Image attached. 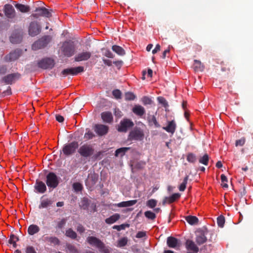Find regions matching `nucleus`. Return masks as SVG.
Segmentation results:
<instances>
[{
    "label": "nucleus",
    "instance_id": "f257e3e1",
    "mask_svg": "<svg viewBox=\"0 0 253 253\" xmlns=\"http://www.w3.org/2000/svg\"><path fill=\"white\" fill-rule=\"evenodd\" d=\"M61 50L64 56L67 57L72 56L76 52L74 42L71 41L64 42L61 47Z\"/></svg>",
    "mask_w": 253,
    "mask_h": 253
},
{
    "label": "nucleus",
    "instance_id": "f03ea898",
    "mask_svg": "<svg viewBox=\"0 0 253 253\" xmlns=\"http://www.w3.org/2000/svg\"><path fill=\"white\" fill-rule=\"evenodd\" d=\"M78 152L82 157L88 158L94 153L93 145L90 144H84L78 150Z\"/></svg>",
    "mask_w": 253,
    "mask_h": 253
},
{
    "label": "nucleus",
    "instance_id": "7ed1b4c3",
    "mask_svg": "<svg viewBox=\"0 0 253 253\" xmlns=\"http://www.w3.org/2000/svg\"><path fill=\"white\" fill-rule=\"evenodd\" d=\"M51 40V37L50 36H44L36 41L32 44V49L34 50H39L44 48Z\"/></svg>",
    "mask_w": 253,
    "mask_h": 253
},
{
    "label": "nucleus",
    "instance_id": "20e7f679",
    "mask_svg": "<svg viewBox=\"0 0 253 253\" xmlns=\"http://www.w3.org/2000/svg\"><path fill=\"white\" fill-rule=\"evenodd\" d=\"M144 137L143 130L140 127H135L129 132L128 140L130 141H141L143 139Z\"/></svg>",
    "mask_w": 253,
    "mask_h": 253
},
{
    "label": "nucleus",
    "instance_id": "39448f33",
    "mask_svg": "<svg viewBox=\"0 0 253 253\" xmlns=\"http://www.w3.org/2000/svg\"><path fill=\"white\" fill-rule=\"evenodd\" d=\"M52 9H47L44 7H39L36 8L35 13H33L31 16L35 18H38L40 17L50 18L52 16L51 12Z\"/></svg>",
    "mask_w": 253,
    "mask_h": 253
},
{
    "label": "nucleus",
    "instance_id": "423d86ee",
    "mask_svg": "<svg viewBox=\"0 0 253 253\" xmlns=\"http://www.w3.org/2000/svg\"><path fill=\"white\" fill-rule=\"evenodd\" d=\"M46 183L49 188L54 189L57 187L59 183V181L55 173L50 172L47 174L46 176Z\"/></svg>",
    "mask_w": 253,
    "mask_h": 253
},
{
    "label": "nucleus",
    "instance_id": "0eeeda50",
    "mask_svg": "<svg viewBox=\"0 0 253 253\" xmlns=\"http://www.w3.org/2000/svg\"><path fill=\"white\" fill-rule=\"evenodd\" d=\"M79 147L77 141H74L71 143L65 144L62 148L63 154L66 156H70L74 154Z\"/></svg>",
    "mask_w": 253,
    "mask_h": 253
},
{
    "label": "nucleus",
    "instance_id": "6e6552de",
    "mask_svg": "<svg viewBox=\"0 0 253 253\" xmlns=\"http://www.w3.org/2000/svg\"><path fill=\"white\" fill-rule=\"evenodd\" d=\"M55 65L54 60L49 57L42 59L38 62V66L42 69H51Z\"/></svg>",
    "mask_w": 253,
    "mask_h": 253
},
{
    "label": "nucleus",
    "instance_id": "1a4fd4ad",
    "mask_svg": "<svg viewBox=\"0 0 253 253\" xmlns=\"http://www.w3.org/2000/svg\"><path fill=\"white\" fill-rule=\"evenodd\" d=\"M208 231L206 228L197 230L196 232V242L199 245L204 244L207 240L206 235Z\"/></svg>",
    "mask_w": 253,
    "mask_h": 253
},
{
    "label": "nucleus",
    "instance_id": "9d476101",
    "mask_svg": "<svg viewBox=\"0 0 253 253\" xmlns=\"http://www.w3.org/2000/svg\"><path fill=\"white\" fill-rule=\"evenodd\" d=\"M41 32V27L37 21H33L30 23L28 27V34L31 37H35L39 35Z\"/></svg>",
    "mask_w": 253,
    "mask_h": 253
},
{
    "label": "nucleus",
    "instance_id": "9b49d317",
    "mask_svg": "<svg viewBox=\"0 0 253 253\" xmlns=\"http://www.w3.org/2000/svg\"><path fill=\"white\" fill-rule=\"evenodd\" d=\"M133 126L134 123L131 120L128 119H124L120 122L117 130L119 132H126Z\"/></svg>",
    "mask_w": 253,
    "mask_h": 253
},
{
    "label": "nucleus",
    "instance_id": "f8f14e48",
    "mask_svg": "<svg viewBox=\"0 0 253 253\" xmlns=\"http://www.w3.org/2000/svg\"><path fill=\"white\" fill-rule=\"evenodd\" d=\"M84 71V68L83 66H78L74 68H69L64 69L61 73V74L66 77L68 75L72 76L77 75L80 73L83 72Z\"/></svg>",
    "mask_w": 253,
    "mask_h": 253
},
{
    "label": "nucleus",
    "instance_id": "ddd939ff",
    "mask_svg": "<svg viewBox=\"0 0 253 253\" xmlns=\"http://www.w3.org/2000/svg\"><path fill=\"white\" fill-rule=\"evenodd\" d=\"M21 75L18 73L8 74L2 78V81L7 84H11L20 78Z\"/></svg>",
    "mask_w": 253,
    "mask_h": 253
},
{
    "label": "nucleus",
    "instance_id": "4468645a",
    "mask_svg": "<svg viewBox=\"0 0 253 253\" xmlns=\"http://www.w3.org/2000/svg\"><path fill=\"white\" fill-rule=\"evenodd\" d=\"M5 15L9 19H13L16 16L15 10L13 6L10 4H6L3 9Z\"/></svg>",
    "mask_w": 253,
    "mask_h": 253
},
{
    "label": "nucleus",
    "instance_id": "2eb2a0df",
    "mask_svg": "<svg viewBox=\"0 0 253 253\" xmlns=\"http://www.w3.org/2000/svg\"><path fill=\"white\" fill-rule=\"evenodd\" d=\"M91 56V53L89 51H83L77 54L75 58V61L76 62H81L86 61L89 59Z\"/></svg>",
    "mask_w": 253,
    "mask_h": 253
},
{
    "label": "nucleus",
    "instance_id": "dca6fc26",
    "mask_svg": "<svg viewBox=\"0 0 253 253\" xmlns=\"http://www.w3.org/2000/svg\"><path fill=\"white\" fill-rule=\"evenodd\" d=\"M109 130V127L106 125L102 124L95 125L94 127V131L100 136L105 135L107 133Z\"/></svg>",
    "mask_w": 253,
    "mask_h": 253
},
{
    "label": "nucleus",
    "instance_id": "f3484780",
    "mask_svg": "<svg viewBox=\"0 0 253 253\" xmlns=\"http://www.w3.org/2000/svg\"><path fill=\"white\" fill-rule=\"evenodd\" d=\"M21 54L20 50L17 49L11 52L9 54L5 57V60L8 62H11L16 60L18 58Z\"/></svg>",
    "mask_w": 253,
    "mask_h": 253
},
{
    "label": "nucleus",
    "instance_id": "a211bd4d",
    "mask_svg": "<svg viewBox=\"0 0 253 253\" xmlns=\"http://www.w3.org/2000/svg\"><path fill=\"white\" fill-rule=\"evenodd\" d=\"M86 240L90 245L94 246L98 249L99 247H101V246H103V242L95 237L89 236L87 238Z\"/></svg>",
    "mask_w": 253,
    "mask_h": 253
},
{
    "label": "nucleus",
    "instance_id": "6ab92c4d",
    "mask_svg": "<svg viewBox=\"0 0 253 253\" xmlns=\"http://www.w3.org/2000/svg\"><path fill=\"white\" fill-rule=\"evenodd\" d=\"M167 243L169 247L171 248H176L180 247L179 241L173 237H169L167 238Z\"/></svg>",
    "mask_w": 253,
    "mask_h": 253
},
{
    "label": "nucleus",
    "instance_id": "aec40b11",
    "mask_svg": "<svg viewBox=\"0 0 253 253\" xmlns=\"http://www.w3.org/2000/svg\"><path fill=\"white\" fill-rule=\"evenodd\" d=\"M43 196L41 198L40 204L39 205V209H46L52 206L53 201L49 198L42 199Z\"/></svg>",
    "mask_w": 253,
    "mask_h": 253
},
{
    "label": "nucleus",
    "instance_id": "412c9836",
    "mask_svg": "<svg viewBox=\"0 0 253 253\" xmlns=\"http://www.w3.org/2000/svg\"><path fill=\"white\" fill-rule=\"evenodd\" d=\"M35 189L40 193H44L46 191V186L42 181L37 180L35 185Z\"/></svg>",
    "mask_w": 253,
    "mask_h": 253
},
{
    "label": "nucleus",
    "instance_id": "4be33fe9",
    "mask_svg": "<svg viewBox=\"0 0 253 253\" xmlns=\"http://www.w3.org/2000/svg\"><path fill=\"white\" fill-rule=\"evenodd\" d=\"M176 125L174 120L168 122V126L163 127V129L173 134L176 129Z\"/></svg>",
    "mask_w": 253,
    "mask_h": 253
},
{
    "label": "nucleus",
    "instance_id": "5701e85b",
    "mask_svg": "<svg viewBox=\"0 0 253 253\" xmlns=\"http://www.w3.org/2000/svg\"><path fill=\"white\" fill-rule=\"evenodd\" d=\"M180 197V194L179 193H174L169 197H166L163 201V205H165L167 203L171 204L178 199Z\"/></svg>",
    "mask_w": 253,
    "mask_h": 253
},
{
    "label": "nucleus",
    "instance_id": "b1692460",
    "mask_svg": "<svg viewBox=\"0 0 253 253\" xmlns=\"http://www.w3.org/2000/svg\"><path fill=\"white\" fill-rule=\"evenodd\" d=\"M132 112L136 115L141 117L145 114V110L140 105H135L132 109Z\"/></svg>",
    "mask_w": 253,
    "mask_h": 253
},
{
    "label": "nucleus",
    "instance_id": "393cba45",
    "mask_svg": "<svg viewBox=\"0 0 253 253\" xmlns=\"http://www.w3.org/2000/svg\"><path fill=\"white\" fill-rule=\"evenodd\" d=\"M186 247L188 250L192 251L194 253H197L199 252V248L192 240H188L186 241Z\"/></svg>",
    "mask_w": 253,
    "mask_h": 253
},
{
    "label": "nucleus",
    "instance_id": "a878e982",
    "mask_svg": "<svg viewBox=\"0 0 253 253\" xmlns=\"http://www.w3.org/2000/svg\"><path fill=\"white\" fill-rule=\"evenodd\" d=\"M103 121L107 123H111L113 120V117L110 112H104L101 114Z\"/></svg>",
    "mask_w": 253,
    "mask_h": 253
},
{
    "label": "nucleus",
    "instance_id": "bb28decb",
    "mask_svg": "<svg viewBox=\"0 0 253 253\" xmlns=\"http://www.w3.org/2000/svg\"><path fill=\"white\" fill-rule=\"evenodd\" d=\"M120 218L119 213H115L108 218L105 219V221L108 224H112L115 223Z\"/></svg>",
    "mask_w": 253,
    "mask_h": 253
},
{
    "label": "nucleus",
    "instance_id": "cd10ccee",
    "mask_svg": "<svg viewBox=\"0 0 253 253\" xmlns=\"http://www.w3.org/2000/svg\"><path fill=\"white\" fill-rule=\"evenodd\" d=\"M40 230V228L37 225L31 224L28 227L27 232L30 235H34L38 233Z\"/></svg>",
    "mask_w": 253,
    "mask_h": 253
},
{
    "label": "nucleus",
    "instance_id": "c85d7f7f",
    "mask_svg": "<svg viewBox=\"0 0 253 253\" xmlns=\"http://www.w3.org/2000/svg\"><path fill=\"white\" fill-rule=\"evenodd\" d=\"M43 240L44 242H48L54 245H59L60 243L59 240L56 237L52 236H43Z\"/></svg>",
    "mask_w": 253,
    "mask_h": 253
},
{
    "label": "nucleus",
    "instance_id": "c756f323",
    "mask_svg": "<svg viewBox=\"0 0 253 253\" xmlns=\"http://www.w3.org/2000/svg\"><path fill=\"white\" fill-rule=\"evenodd\" d=\"M15 7L20 12L23 13L28 12L30 10V6L21 3H17Z\"/></svg>",
    "mask_w": 253,
    "mask_h": 253
},
{
    "label": "nucleus",
    "instance_id": "7c9ffc66",
    "mask_svg": "<svg viewBox=\"0 0 253 253\" xmlns=\"http://www.w3.org/2000/svg\"><path fill=\"white\" fill-rule=\"evenodd\" d=\"M112 49L119 55L123 56L126 53L125 50L121 46L117 45H114L112 47Z\"/></svg>",
    "mask_w": 253,
    "mask_h": 253
},
{
    "label": "nucleus",
    "instance_id": "2f4dec72",
    "mask_svg": "<svg viewBox=\"0 0 253 253\" xmlns=\"http://www.w3.org/2000/svg\"><path fill=\"white\" fill-rule=\"evenodd\" d=\"M185 219L191 225H194L198 222V218L195 216H187L185 217Z\"/></svg>",
    "mask_w": 253,
    "mask_h": 253
},
{
    "label": "nucleus",
    "instance_id": "473e14b6",
    "mask_svg": "<svg viewBox=\"0 0 253 253\" xmlns=\"http://www.w3.org/2000/svg\"><path fill=\"white\" fill-rule=\"evenodd\" d=\"M89 206V201L86 198H83L81 201L80 207L81 209L86 210Z\"/></svg>",
    "mask_w": 253,
    "mask_h": 253
},
{
    "label": "nucleus",
    "instance_id": "72a5a7b5",
    "mask_svg": "<svg viewBox=\"0 0 253 253\" xmlns=\"http://www.w3.org/2000/svg\"><path fill=\"white\" fill-rule=\"evenodd\" d=\"M130 149V147H122L118 149L115 151V156L117 157L121 154V156H123L125 155V153Z\"/></svg>",
    "mask_w": 253,
    "mask_h": 253
},
{
    "label": "nucleus",
    "instance_id": "f704fd0d",
    "mask_svg": "<svg viewBox=\"0 0 253 253\" xmlns=\"http://www.w3.org/2000/svg\"><path fill=\"white\" fill-rule=\"evenodd\" d=\"M65 235L72 239H75L77 236L76 233L71 228L66 231Z\"/></svg>",
    "mask_w": 253,
    "mask_h": 253
},
{
    "label": "nucleus",
    "instance_id": "c9c22d12",
    "mask_svg": "<svg viewBox=\"0 0 253 253\" xmlns=\"http://www.w3.org/2000/svg\"><path fill=\"white\" fill-rule=\"evenodd\" d=\"M209 160V157L207 154H205L203 156L200 157L199 162L204 165L207 166Z\"/></svg>",
    "mask_w": 253,
    "mask_h": 253
},
{
    "label": "nucleus",
    "instance_id": "e433bc0d",
    "mask_svg": "<svg viewBox=\"0 0 253 253\" xmlns=\"http://www.w3.org/2000/svg\"><path fill=\"white\" fill-rule=\"evenodd\" d=\"M193 66L195 71H202L203 70V66L202 65L201 62L199 60H194Z\"/></svg>",
    "mask_w": 253,
    "mask_h": 253
},
{
    "label": "nucleus",
    "instance_id": "4c0bfd02",
    "mask_svg": "<svg viewBox=\"0 0 253 253\" xmlns=\"http://www.w3.org/2000/svg\"><path fill=\"white\" fill-rule=\"evenodd\" d=\"M189 178L188 175H186L182 183L179 186V190L180 191H184L186 187V184L187 183V181Z\"/></svg>",
    "mask_w": 253,
    "mask_h": 253
},
{
    "label": "nucleus",
    "instance_id": "58836bf2",
    "mask_svg": "<svg viewBox=\"0 0 253 253\" xmlns=\"http://www.w3.org/2000/svg\"><path fill=\"white\" fill-rule=\"evenodd\" d=\"M187 160L189 163H194L197 161L196 156L192 153H188L187 156Z\"/></svg>",
    "mask_w": 253,
    "mask_h": 253
},
{
    "label": "nucleus",
    "instance_id": "ea45409f",
    "mask_svg": "<svg viewBox=\"0 0 253 253\" xmlns=\"http://www.w3.org/2000/svg\"><path fill=\"white\" fill-rule=\"evenodd\" d=\"M125 99L126 100L130 101L133 100L136 98L135 95L131 92H127L125 93Z\"/></svg>",
    "mask_w": 253,
    "mask_h": 253
},
{
    "label": "nucleus",
    "instance_id": "a19ab883",
    "mask_svg": "<svg viewBox=\"0 0 253 253\" xmlns=\"http://www.w3.org/2000/svg\"><path fill=\"white\" fill-rule=\"evenodd\" d=\"M129 224H122L120 225H114L112 227L113 229H116L118 231H121V230H125L126 227H129Z\"/></svg>",
    "mask_w": 253,
    "mask_h": 253
},
{
    "label": "nucleus",
    "instance_id": "79ce46f5",
    "mask_svg": "<svg viewBox=\"0 0 253 253\" xmlns=\"http://www.w3.org/2000/svg\"><path fill=\"white\" fill-rule=\"evenodd\" d=\"M73 188L75 191L79 192L82 190L83 187L81 183L79 182H76L73 184Z\"/></svg>",
    "mask_w": 253,
    "mask_h": 253
},
{
    "label": "nucleus",
    "instance_id": "37998d69",
    "mask_svg": "<svg viewBox=\"0 0 253 253\" xmlns=\"http://www.w3.org/2000/svg\"><path fill=\"white\" fill-rule=\"evenodd\" d=\"M217 223L219 227H223L225 223V218L222 215H220L217 218Z\"/></svg>",
    "mask_w": 253,
    "mask_h": 253
},
{
    "label": "nucleus",
    "instance_id": "c03bdc74",
    "mask_svg": "<svg viewBox=\"0 0 253 253\" xmlns=\"http://www.w3.org/2000/svg\"><path fill=\"white\" fill-rule=\"evenodd\" d=\"M157 203V202L156 200L150 199L147 202L146 205L150 208H153L156 206Z\"/></svg>",
    "mask_w": 253,
    "mask_h": 253
},
{
    "label": "nucleus",
    "instance_id": "a18cd8bd",
    "mask_svg": "<svg viewBox=\"0 0 253 253\" xmlns=\"http://www.w3.org/2000/svg\"><path fill=\"white\" fill-rule=\"evenodd\" d=\"M144 215L147 218L152 220H154L156 218V214L150 211H145Z\"/></svg>",
    "mask_w": 253,
    "mask_h": 253
},
{
    "label": "nucleus",
    "instance_id": "49530a36",
    "mask_svg": "<svg viewBox=\"0 0 253 253\" xmlns=\"http://www.w3.org/2000/svg\"><path fill=\"white\" fill-rule=\"evenodd\" d=\"M157 99H158V102L162 104L164 107H167L169 106V104H168L167 101L163 97H162V96L158 97Z\"/></svg>",
    "mask_w": 253,
    "mask_h": 253
},
{
    "label": "nucleus",
    "instance_id": "de8ad7c7",
    "mask_svg": "<svg viewBox=\"0 0 253 253\" xmlns=\"http://www.w3.org/2000/svg\"><path fill=\"white\" fill-rule=\"evenodd\" d=\"M112 94L115 98L117 99L121 98L122 92L119 89L114 90L112 91Z\"/></svg>",
    "mask_w": 253,
    "mask_h": 253
},
{
    "label": "nucleus",
    "instance_id": "09e8293b",
    "mask_svg": "<svg viewBox=\"0 0 253 253\" xmlns=\"http://www.w3.org/2000/svg\"><path fill=\"white\" fill-rule=\"evenodd\" d=\"M127 243V239L126 237H124L118 241V245L119 247H123L125 246Z\"/></svg>",
    "mask_w": 253,
    "mask_h": 253
},
{
    "label": "nucleus",
    "instance_id": "8fccbe9b",
    "mask_svg": "<svg viewBox=\"0 0 253 253\" xmlns=\"http://www.w3.org/2000/svg\"><path fill=\"white\" fill-rule=\"evenodd\" d=\"M221 180L222 183H223L222 184V187L223 188H228V184L226 183H224V182H227V178L224 174H222L221 175Z\"/></svg>",
    "mask_w": 253,
    "mask_h": 253
},
{
    "label": "nucleus",
    "instance_id": "3c124183",
    "mask_svg": "<svg viewBox=\"0 0 253 253\" xmlns=\"http://www.w3.org/2000/svg\"><path fill=\"white\" fill-rule=\"evenodd\" d=\"M246 141V139L245 137H242L240 139L237 140L235 142L236 146H242L244 145Z\"/></svg>",
    "mask_w": 253,
    "mask_h": 253
},
{
    "label": "nucleus",
    "instance_id": "603ef678",
    "mask_svg": "<svg viewBox=\"0 0 253 253\" xmlns=\"http://www.w3.org/2000/svg\"><path fill=\"white\" fill-rule=\"evenodd\" d=\"M142 101L144 105L151 104L152 103V100L147 96H144L142 98Z\"/></svg>",
    "mask_w": 253,
    "mask_h": 253
},
{
    "label": "nucleus",
    "instance_id": "864d4df0",
    "mask_svg": "<svg viewBox=\"0 0 253 253\" xmlns=\"http://www.w3.org/2000/svg\"><path fill=\"white\" fill-rule=\"evenodd\" d=\"M94 136V134L92 132L88 131L84 134V138L86 140H89L92 139Z\"/></svg>",
    "mask_w": 253,
    "mask_h": 253
},
{
    "label": "nucleus",
    "instance_id": "5fc2aeb1",
    "mask_svg": "<svg viewBox=\"0 0 253 253\" xmlns=\"http://www.w3.org/2000/svg\"><path fill=\"white\" fill-rule=\"evenodd\" d=\"M19 241V238L14 234H11L10 236L9 239L8 240V243L11 244L13 243V242H17Z\"/></svg>",
    "mask_w": 253,
    "mask_h": 253
},
{
    "label": "nucleus",
    "instance_id": "6e6d98bb",
    "mask_svg": "<svg viewBox=\"0 0 253 253\" xmlns=\"http://www.w3.org/2000/svg\"><path fill=\"white\" fill-rule=\"evenodd\" d=\"M98 249L101 253H109V250L107 247H106L105 244L103 243V246L101 247H99Z\"/></svg>",
    "mask_w": 253,
    "mask_h": 253
},
{
    "label": "nucleus",
    "instance_id": "4d7b16f0",
    "mask_svg": "<svg viewBox=\"0 0 253 253\" xmlns=\"http://www.w3.org/2000/svg\"><path fill=\"white\" fill-rule=\"evenodd\" d=\"M103 154L102 151H98L95 154H93V158L95 160H100L102 158V155Z\"/></svg>",
    "mask_w": 253,
    "mask_h": 253
},
{
    "label": "nucleus",
    "instance_id": "13d9d810",
    "mask_svg": "<svg viewBox=\"0 0 253 253\" xmlns=\"http://www.w3.org/2000/svg\"><path fill=\"white\" fill-rule=\"evenodd\" d=\"M26 253H37L33 246H28L25 250Z\"/></svg>",
    "mask_w": 253,
    "mask_h": 253
},
{
    "label": "nucleus",
    "instance_id": "bf43d9fd",
    "mask_svg": "<svg viewBox=\"0 0 253 253\" xmlns=\"http://www.w3.org/2000/svg\"><path fill=\"white\" fill-rule=\"evenodd\" d=\"M66 223V219L65 218H63L57 224V227L59 229H62Z\"/></svg>",
    "mask_w": 253,
    "mask_h": 253
},
{
    "label": "nucleus",
    "instance_id": "052dcab7",
    "mask_svg": "<svg viewBox=\"0 0 253 253\" xmlns=\"http://www.w3.org/2000/svg\"><path fill=\"white\" fill-rule=\"evenodd\" d=\"M68 249L73 253H77L78 250L76 247L72 245H69L67 246Z\"/></svg>",
    "mask_w": 253,
    "mask_h": 253
},
{
    "label": "nucleus",
    "instance_id": "680f3d73",
    "mask_svg": "<svg viewBox=\"0 0 253 253\" xmlns=\"http://www.w3.org/2000/svg\"><path fill=\"white\" fill-rule=\"evenodd\" d=\"M126 207H130L135 205L137 203L136 200L125 201Z\"/></svg>",
    "mask_w": 253,
    "mask_h": 253
},
{
    "label": "nucleus",
    "instance_id": "e2e57ef3",
    "mask_svg": "<svg viewBox=\"0 0 253 253\" xmlns=\"http://www.w3.org/2000/svg\"><path fill=\"white\" fill-rule=\"evenodd\" d=\"M77 230L78 232L81 234L84 232L85 229L82 225L79 224L77 227Z\"/></svg>",
    "mask_w": 253,
    "mask_h": 253
},
{
    "label": "nucleus",
    "instance_id": "0e129e2a",
    "mask_svg": "<svg viewBox=\"0 0 253 253\" xmlns=\"http://www.w3.org/2000/svg\"><path fill=\"white\" fill-rule=\"evenodd\" d=\"M7 72V67L6 66L2 65L0 66V74H5Z\"/></svg>",
    "mask_w": 253,
    "mask_h": 253
},
{
    "label": "nucleus",
    "instance_id": "69168bd1",
    "mask_svg": "<svg viewBox=\"0 0 253 253\" xmlns=\"http://www.w3.org/2000/svg\"><path fill=\"white\" fill-rule=\"evenodd\" d=\"M114 115L115 116L120 118L122 116V113L119 109L115 108L114 109Z\"/></svg>",
    "mask_w": 253,
    "mask_h": 253
},
{
    "label": "nucleus",
    "instance_id": "338daca9",
    "mask_svg": "<svg viewBox=\"0 0 253 253\" xmlns=\"http://www.w3.org/2000/svg\"><path fill=\"white\" fill-rule=\"evenodd\" d=\"M55 119L57 121H58L59 123H62L63 122L64 120V117L59 114H57L55 115Z\"/></svg>",
    "mask_w": 253,
    "mask_h": 253
},
{
    "label": "nucleus",
    "instance_id": "774afa93",
    "mask_svg": "<svg viewBox=\"0 0 253 253\" xmlns=\"http://www.w3.org/2000/svg\"><path fill=\"white\" fill-rule=\"evenodd\" d=\"M146 236V232L144 231H139L136 235L137 238H142Z\"/></svg>",
    "mask_w": 253,
    "mask_h": 253
}]
</instances>
